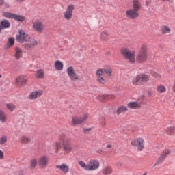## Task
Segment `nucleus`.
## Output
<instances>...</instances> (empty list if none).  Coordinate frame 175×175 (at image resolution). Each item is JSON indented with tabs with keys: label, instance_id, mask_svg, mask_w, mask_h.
<instances>
[{
	"label": "nucleus",
	"instance_id": "f257e3e1",
	"mask_svg": "<svg viewBox=\"0 0 175 175\" xmlns=\"http://www.w3.org/2000/svg\"><path fill=\"white\" fill-rule=\"evenodd\" d=\"M59 142H55L53 145L55 154H59L62 150L64 152V155L69 154L73 151L72 137H70L69 134H62L59 136Z\"/></svg>",
	"mask_w": 175,
	"mask_h": 175
},
{
	"label": "nucleus",
	"instance_id": "f03ea898",
	"mask_svg": "<svg viewBox=\"0 0 175 175\" xmlns=\"http://www.w3.org/2000/svg\"><path fill=\"white\" fill-rule=\"evenodd\" d=\"M148 58V46L146 44H142L136 55V60L139 64H143Z\"/></svg>",
	"mask_w": 175,
	"mask_h": 175
},
{
	"label": "nucleus",
	"instance_id": "7ed1b4c3",
	"mask_svg": "<svg viewBox=\"0 0 175 175\" xmlns=\"http://www.w3.org/2000/svg\"><path fill=\"white\" fill-rule=\"evenodd\" d=\"M120 54H122V57L129 61L130 64H135L136 61V59L135 58L136 53L134 51H131V49L127 47H122L120 49Z\"/></svg>",
	"mask_w": 175,
	"mask_h": 175
},
{
	"label": "nucleus",
	"instance_id": "20e7f679",
	"mask_svg": "<svg viewBox=\"0 0 175 175\" xmlns=\"http://www.w3.org/2000/svg\"><path fill=\"white\" fill-rule=\"evenodd\" d=\"M150 75L146 74L137 75L133 79V85H143V83H147L150 81Z\"/></svg>",
	"mask_w": 175,
	"mask_h": 175
},
{
	"label": "nucleus",
	"instance_id": "39448f33",
	"mask_svg": "<svg viewBox=\"0 0 175 175\" xmlns=\"http://www.w3.org/2000/svg\"><path fill=\"white\" fill-rule=\"evenodd\" d=\"M171 153L172 150L169 148L163 150L157 158L154 166H157V165H160V163L165 162L166 158H167V157H169Z\"/></svg>",
	"mask_w": 175,
	"mask_h": 175
},
{
	"label": "nucleus",
	"instance_id": "423d86ee",
	"mask_svg": "<svg viewBox=\"0 0 175 175\" xmlns=\"http://www.w3.org/2000/svg\"><path fill=\"white\" fill-rule=\"evenodd\" d=\"M28 83V77L25 75H20L16 78L15 85L18 88L25 87Z\"/></svg>",
	"mask_w": 175,
	"mask_h": 175
},
{
	"label": "nucleus",
	"instance_id": "0eeeda50",
	"mask_svg": "<svg viewBox=\"0 0 175 175\" xmlns=\"http://www.w3.org/2000/svg\"><path fill=\"white\" fill-rule=\"evenodd\" d=\"M66 72H67V75H68V77H70V80H71V81H77L80 80V76L79 75H77V73H76L73 66L68 67Z\"/></svg>",
	"mask_w": 175,
	"mask_h": 175
},
{
	"label": "nucleus",
	"instance_id": "6e6552de",
	"mask_svg": "<svg viewBox=\"0 0 175 175\" xmlns=\"http://www.w3.org/2000/svg\"><path fill=\"white\" fill-rule=\"evenodd\" d=\"M16 39L17 42L20 43H24V42H28L31 39V36L28 35L24 30H18V35L16 36Z\"/></svg>",
	"mask_w": 175,
	"mask_h": 175
},
{
	"label": "nucleus",
	"instance_id": "1a4fd4ad",
	"mask_svg": "<svg viewBox=\"0 0 175 175\" xmlns=\"http://www.w3.org/2000/svg\"><path fill=\"white\" fill-rule=\"evenodd\" d=\"M89 115L85 113L82 117L79 116H72V125H81L83 122H85L88 120Z\"/></svg>",
	"mask_w": 175,
	"mask_h": 175
},
{
	"label": "nucleus",
	"instance_id": "9d476101",
	"mask_svg": "<svg viewBox=\"0 0 175 175\" xmlns=\"http://www.w3.org/2000/svg\"><path fill=\"white\" fill-rule=\"evenodd\" d=\"M131 146L133 147H137L138 151H143V148H144V139L143 138H137L135 139H133L131 141Z\"/></svg>",
	"mask_w": 175,
	"mask_h": 175
},
{
	"label": "nucleus",
	"instance_id": "9b49d317",
	"mask_svg": "<svg viewBox=\"0 0 175 175\" xmlns=\"http://www.w3.org/2000/svg\"><path fill=\"white\" fill-rule=\"evenodd\" d=\"M99 166H100V163L98 160L90 159L87 166V170L88 172H92L99 169Z\"/></svg>",
	"mask_w": 175,
	"mask_h": 175
},
{
	"label": "nucleus",
	"instance_id": "f8f14e48",
	"mask_svg": "<svg viewBox=\"0 0 175 175\" xmlns=\"http://www.w3.org/2000/svg\"><path fill=\"white\" fill-rule=\"evenodd\" d=\"M32 28L36 31V32H39L42 33L44 31V25L41 21H36L33 22Z\"/></svg>",
	"mask_w": 175,
	"mask_h": 175
},
{
	"label": "nucleus",
	"instance_id": "ddd939ff",
	"mask_svg": "<svg viewBox=\"0 0 175 175\" xmlns=\"http://www.w3.org/2000/svg\"><path fill=\"white\" fill-rule=\"evenodd\" d=\"M73 10H75L74 5H69L66 12L64 13V17L66 20H71L72 17H73Z\"/></svg>",
	"mask_w": 175,
	"mask_h": 175
},
{
	"label": "nucleus",
	"instance_id": "4468645a",
	"mask_svg": "<svg viewBox=\"0 0 175 175\" xmlns=\"http://www.w3.org/2000/svg\"><path fill=\"white\" fill-rule=\"evenodd\" d=\"M49 165V157L47 156H41L38 159V166L40 169H46Z\"/></svg>",
	"mask_w": 175,
	"mask_h": 175
},
{
	"label": "nucleus",
	"instance_id": "2eb2a0df",
	"mask_svg": "<svg viewBox=\"0 0 175 175\" xmlns=\"http://www.w3.org/2000/svg\"><path fill=\"white\" fill-rule=\"evenodd\" d=\"M126 16L129 18H137L139 17V12L133 9H129L126 11Z\"/></svg>",
	"mask_w": 175,
	"mask_h": 175
},
{
	"label": "nucleus",
	"instance_id": "dca6fc26",
	"mask_svg": "<svg viewBox=\"0 0 175 175\" xmlns=\"http://www.w3.org/2000/svg\"><path fill=\"white\" fill-rule=\"evenodd\" d=\"M42 95H43L42 90L34 91L29 94V99H30L31 100H35V99H38V98H40Z\"/></svg>",
	"mask_w": 175,
	"mask_h": 175
},
{
	"label": "nucleus",
	"instance_id": "f3484780",
	"mask_svg": "<svg viewBox=\"0 0 175 175\" xmlns=\"http://www.w3.org/2000/svg\"><path fill=\"white\" fill-rule=\"evenodd\" d=\"M10 28V22L7 19H3L0 22V33L2 32V29H8Z\"/></svg>",
	"mask_w": 175,
	"mask_h": 175
},
{
	"label": "nucleus",
	"instance_id": "a211bd4d",
	"mask_svg": "<svg viewBox=\"0 0 175 175\" xmlns=\"http://www.w3.org/2000/svg\"><path fill=\"white\" fill-rule=\"evenodd\" d=\"M101 173L103 175L113 174V167L110 165H107L102 169Z\"/></svg>",
	"mask_w": 175,
	"mask_h": 175
},
{
	"label": "nucleus",
	"instance_id": "6ab92c4d",
	"mask_svg": "<svg viewBox=\"0 0 175 175\" xmlns=\"http://www.w3.org/2000/svg\"><path fill=\"white\" fill-rule=\"evenodd\" d=\"M56 169H60L64 174L69 173V165L66 163L56 165Z\"/></svg>",
	"mask_w": 175,
	"mask_h": 175
},
{
	"label": "nucleus",
	"instance_id": "aec40b11",
	"mask_svg": "<svg viewBox=\"0 0 175 175\" xmlns=\"http://www.w3.org/2000/svg\"><path fill=\"white\" fill-rule=\"evenodd\" d=\"M115 95H105V96H99L98 99L100 102H107V100H110V99H115Z\"/></svg>",
	"mask_w": 175,
	"mask_h": 175
},
{
	"label": "nucleus",
	"instance_id": "412c9836",
	"mask_svg": "<svg viewBox=\"0 0 175 175\" xmlns=\"http://www.w3.org/2000/svg\"><path fill=\"white\" fill-rule=\"evenodd\" d=\"M35 46H38V41L33 40L30 44H25L23 47L26 50H33Z\"/></svg>",
	"mask_w": 175,
	"mask_h": 175
},
{
	"label": "nucleus",
	"instance_id": "4be33fe9",
	"mask_svg": "<svg viewBox=\"0 0 175 175\" xmlns=\"http://www.w3.org/2000/svg\"><path fill=\"white\" fill-rule=\"evenodd\" d=\"M32 142V139L29 136L27 135H22L20 138V143L21 144H28L29 143H31Z\"/></svg>",
	"mask_w": 175,
	"mask_h": 175
},
{
	"label": "nucleus",
	"instance_id": "5701e85b",
	"mask_svg": "<svg viewBox=\"0 0 175 175\" xmlns=\"http://www.w3.org/2000/svg\"><path fill=\"white\" fill-rule=\"evenodd\" d=\"M133 9L139 12L142 9V3L139 0L133 1Z\"/></svg>",
	"mask_w": 175,
	"mask_h": 175
},
{
	"label": "nucleus",
	"instance_id": "b1692460",
	"mask_svg": "<svg viewBox=\"0 0 175 175\" xmlns=\"http://www.w3.org/2000/svg\"><path fill=\"white\" fill-rule=\"evenodd\" d=\"M127 106L129 109H140V107H142L140 103L137 102H129Z\"/></svg>",
	"mask_w": 175,
	"mask_h": 175
},
{
	"label": "nucleus",
	"instance_id": "393cba45",
	"mask_svg": "<svg viewBox=\"0 0 175 175\" xmlns=\"http://www.w3.org/2000/svg\"><path fill=\"white\" fill-rule=\"evenodd\" d=\"M161 32L163 35L170 33V32H172V29H170V27L168 25H163L161 28Z\"/></svg>",
	"mask_w": 175,
	"mask_h": 175
},
{
	"label": "nucleus",
	"instance_id": "a878e982",
	"mask_svg": "<svg viewBox=\"0 0 175 175\" xmlns=\"http://www.w3.org/2000/svg\"><path fill=\"white\" fill-rule=\"evenodd\" d=\"M14 57L16 59H18L19 58H21L23 57V50H21L18 47L15 48V55Z\"/></svg>",
	"mask_w": 175,
	"mask_h": 175
},
{
	"label": "nucleus",
	"instance_id": "bb28decb",
	"mask_svg": "<svg viewBox=\"0 0 175 175\" xmlns=\"http://www.w3.org/2000/svg\"><path fill=\"white\" fill-rule=\"evenodd\" d=\"M36 79H44V70L39 69L35 75Z\"/></svg>",
	"mask_w": 175,
	"mask_h": 175
},
{
	"label": "nucleus",
	"instance_id": "cd10ccee",
	"mask_svg": "<svg viewBox=\"0 0 175 175\" xmlns=\"http://www.w3.org/2000/svg\"><path fill=\"white\" fill-rule=\"evenodd\" d=\"M54 66L56 70H62L64 69V64L59 60L56 61Z\"/></svg>",
	"mask_w": 175,
	"mask_h": 175
},
{
	"label": "nucleus",
	"instance_id": "c85d7f7f",
	"mask_svg": "<svg viewBox=\"0 0 175 175\" xmlns=\"http://www.w3.org/2000/svg\"><path fill=\"white\" fill-rule=\"evenodd\" d=\"M8 121V116L3 111L0 109V122L5 123Z\"/></svg>",
	"mask_w": 175,
	"mask_h": 175
},
{
	"label": "nucleus",
	"instance_id": "c756f323",
	"mask_svg": "<svg viewBox=\"0 0 175 175\" xmlns=\"http://www.w3.org/2000/svg\"><path fill=\"white\" fill-rule=\"evenodd\" d=\"M13 18L15 20V21H20L21 23H23L25 20V17L24 16L17 14H14Z\"/></svg>",
	"mask_w": 175,
	"mask_h": 175
},
{
	"label": "nucleus",
	"instance_id": "7c9ffc66",
	"mask_svg": "<svg viewBox=\"0 0 175 175\" xmlns=\"http://www.w3.org/2000/svg\"><path fill=\"white\" fill-rule=\"evenodd\" d=\"M110 36V34H109V32L107 31H103L100 35V39L101 40H104L105 42H107L109 40V37Z\"/></svg>",
	"mask_w": 175,
	"mask_h": 175
},
{
	"label": "nucleus",
	"instance_id": "2f4dec72",
	"mask_svg": "<svg viewBox=\"0 0 175 175\" xmlns=\"http://www.w3.org/2000/svg\"><path fill=\"white\" fill-rule=\"evenodd\" d=\"M157 90L159 94H165L166 92V87L162 84L157 85Z\"/></svg>",
	"mask_w": 175,
	"mask_h": 175
},
{
	"label": "nucleus",
	"instance_id": "473e14b6",
	"mask_svg": "<svg viewBox=\"0 0 175 175\" xmlns=\"http://www.w3.org/2000/svg\"><path fill=\"white\" fill-rule=\"evenodd\" d=\"M38 166V159L36 158L30 160V169H35Z\"/></svg>",
	"mask_w": 175,
	"mask_h": 175
},
{
	"label": "nucleus",
	"instance_id": "72a5a7b5",
	"mask_svg": "<svg viewBox=\"0 0 175 175\" xmlns=\"http://www.w3.org/2000/svg\"><path fill=\"white\" fill-rule=\"evenodd\" d=\"M128 111V108L125 106H120L118 108L117 111H116V113L118 116H120V114H121V113H124V111Z\"/></svg>",
	"mask_w": 175,
	"mask_h": 175
},
{
	"label": "nucleus",
	"instance_id": "f704fd0d",
	"mask_svg": "<svg viewBox=\"0 0 175 175\" xmlns=\"http://www.w3.org/2000/svg\"><path fill=\"white\" fill-rule=\"evenodd\" d=\"M8 143V136L6 135H2L0 137V145L1 146H5Z\"/></svg>",
	"mask_w": 175,
	"mask_h": 175
},
{
	"label": "nucleus",
	"instance_id": "c9c22d12",
	"mask_svg": "<svg viewBox=\"0 0 175 175\" xmlns=\"http://www.w3.org/2000/svg\"><path fill=\"white\" fill-rule=\"evenodd\" d=\"M6 109L7 110H9L10 111H13L16 109V105L10 103L6 104Z\"/></svg>",
	"mask_w": 175,
	"mask_h": 175
},
{
	"label": "nucleus",
	"instance_id": "e433bc0d",
	"mask_svg": "<svg viewBox=\"0 0 175 175\" xmlns=\"http://www.w3.org/2000/svg\"><path fill=\"white\" fill-rule=\"evenodd\" d=\"M97 83L101 84V85H105V84H106V79L103 77L98 76L97 77Z\"/></svg>",
	"mask_w": 175,
	"mask_h": 175
},
{
	"label": "nucleus",
	"instance_id": "4c0bfd02",
	"mask_svg": "<svg viewBox=\"0 0 175 175\" xmlns=\"http://www.w3.org/2000/svg\"><path fill=\"white\" fill-rule=\"evenodd\" d=\"M166 132L167 135H173L175 133V126L173 127H168L166 129Z\"/></svg>",
	"mask_w": 175,
	"mask_h": 175
},
{
	"label": "nucleus",
	"instance_id": "58836bf2",
	"mask_svg": "<svg viewBox=\"0 0 175 175\" xmlns=\"http://www.w3.org/2000/svg\"><path fill=\"white\" fill-rule=\"evenodd\" d=\"M3 17H5L6 18H13L14 14L10 13V12H5L3 13Z\"/></svg>",
	"mask_w": 175,
	"mask_h": 175
},
{
	"label": "nucleus",
	"instance_id": "ea45409f",
	"mask_svg": "<svg viewBox=\"0 0 175 175\" xmlns=\"http://www.w3.org/2000/svg\"><path fill=\"white\" fill-rule=\"evenodd\" d=\"M14 45V38H10L8 39V43L7 44L8 47H12V46Z\"/></svg>",
	"mask_w": 175,
	"mask_h": 175
},
{
	"label": "nucleus",
	"instance_id": "a19ab883",
	"mask_svg": "<svg viewBox=\"0 0 175 175\" xmlns=\"http://www.w3.org/2000/svg\"><path fill=\"white\" fill-rule=\"evenodd\" d=\"M79 166H81V167H82V169H84L85 170H87V167L88 166V164H85L84 163V161H79L78 162Z\"/></svg>",
	"mask_w": 175,
	"mask_h": 175
},
{
	"label": "nucleus",
	"instance_id": "79ce46f5",
	"mask_svg": "<svg viewBox=\"0 0 175 175\" xmlns=\"http://www.w3.org/2000/svg\"><path fill=\"white\" fill-rule=\"evenodd\" d=\"M104 72L105 75H107V76H113L111 68H104Z\"/></svg>",
	"mask_w": 175,
	"mask_h": 175
},
{
	"label": "nucleus",
	"instance_id": "37998d69",
	"mask_svg": "<svg viewBox=\"0 0 175 175\" xmlns=\"http://www.w3.org/2000/svg\"><path fill=\"white\" fill-rule=\"evenodd\" d=\"M103 72H104V70H103V69L97 70V71L96 72V75L97 77H99V76L102 77L103 75Z\"/></svg>",
	"mask_w": 175,
	"mask_h": 175
},
{
	"label": "nucleus",
	"instance_id": "c03bdc74",
	"mask_svg": "<svg viewBox=\"0 0 175 175\" xmlns=\"http://www.w3.org/2000/svg\"><path fill=\"white\" fill-rule=\"evenodd\" d=\"M106 119L105 118H102L100 120V122L102 125V126H106Z\"/></svg>",
	"mask_w": 175,
	"mask_h": 175
},
{
	"label": "nucleus",
	"instance_id": "a18cd8bd",
	"mask_svg": "<svg viewBox=\"0 0 175 175\" xmlns=\"http://www.w3.org/2000/svg\"><path fill=\"white\" fill-rule=\"evenodd\" d=\"M152 76H153V77H155V79H157V80H159V79H161V75L157 72L153 73Z\"/></svg>",
	"mask_w": 175,
	"mask_h": 175
},
{
	"label": "nucleus",
	"instance_id": "49530a36",
	"mask_svg": "<svg viewBox=\"0 0 175 175\" xmlns=\"http://www.w3.org/2000/svg\"><path fill=\"white\" fill-rule=\"evenodd\" d=\"M92 131V128L83 129L84 133H90Z\"/></svg>",
	"mask_w": 175,
	"mask_h": 175
},
{
	"label": "nucleus",
	"instance_id": "de8ad7c7",
	"mask_svg": "<svg viewBox=\"0 0 175 175\" xmlns=\"http://www.w3.org/2000/svg\"><path fill=\"white\" fill-rule=\"evenodd\" d=\"M5 156L3 155V151L0 150V159H4Z\"/></svg>",
	"mask_w": 175,
	"mask_h": 175
},
{
	"label": "nucleus",
	"instance_id": "09e8293b",
	"mask_svg": "<svg viewBox=\"0 0 175 175\" xmlns=\"http://www.w3.org/2000/svg\"><path fill=\"white\" fill-rule=\"evenodd\" d=\"M3 6H4L5 8H10V5H9V3H5V2L3 5Z\"/></svg>",
	"mask_w": 175,
	"mask_h": 175
},
{
	"label": "nucleus",
	"instance_id": "8fccbe9b",
	"mask_svg": "<svg viewBox=\"0 0 175 175\" xmlns=\"http://www.w3.org/2000/svg\"><path fill=\"white\" fill-rule=\"evenodd\" d=\"M147 95H148L149 96H152V93L151 92H150V91H148L147 92Z\"/></svg>",
	"mask_w": 175,
	"mask_h": 175
},
{
	"label": "nucleus",
	"instance_id": "3c124183",
	"mask_svg": "<svg viewBox=\"0 0 175 175\" xmlns=\"http://www.w3.org/2000/svg\"><path fill=\"white\" fill-rule=\"evenodd\" d=\"M3 3H5V1L3 0H0V5L3 6Z\"/></svg>",
	"mask_w": 175,
	"mask_h": 175
},
{
	"label": "nucleus",
	"instance_id": "603ef678",
	"mask_svg": "<svg viewBox=\"0 0 175 175\" xmlns=\"http://www.w3.org/2000/svg\"><path fill=\"white\" fill-rule=\"evenodd\" d=\"M111 147H113L111 144L107 145V148H111Z\"/></svg>",
	"mask_w": 175,
	"mask_h": 175
},
{
	"label": "nucleus",
	"instance_id": "864d4df0",
	"mask_svg": "<svg viewBox=\"0 0 175 175\" xmlns=\"http://www.w3.org/2000/svg\"><path fill=\"white\" fill-rule=\"evenodd\" d=\"M173 91H174V92H175V81H174V85H173Z\"/></svg>",
	"mask_w": 175,
	"mask_h": 175
},
{
	"label": "nucleus",
	"instance_id": "5fc2aeb1",
	"mask_svg": "<svg viewBox=\"0 0 175 175\" xmlns=\"http://www.w3.org/2000/svg\"><path fill=\"white\" fill-rule=\"evenodd\" d=\"M16 2H19V3H21V2H24V1L25 0H16Z\"/></svg>",
	"mask_w": 175,
	"mask_h": 175
},
{
	"label": "nucleus",
	"instance_id": "6e6d98bb",
	"mask_svg": "<svg viewBox=\"0 0 175 175\" xmlns=\"http://www.w3.org/2000/svg\"><path fill=\"white\" fill-rule=\"evenodd\" d=\"M146 5H148V1H146Z\"/></svg>",
	"mask_w": 175,
	"mask_h": 175
},
{
	"label": "nucleus",
	"instance_id": "4d7b16f0",
	"mask_svg": "<svg viewBox=\"0 0 175 175\" xmlns=\"http://www.w3.org/2000/svg\"><path fill=\"white\" fill-rule=\"evenodd\" d=\"M143 175H147V173L146 172V173L143 174Z\"/></svg>",
	"mask_w": 175,
	"mask_h": 175
},
{
	"label": "nucleus",
	"instance_id": "13d9d810",
	"mask_svg": "<svg viewBox=\"0 0 175 175\" xmlns=\"http://www.w3.org/2000/svg\"><path fill=\"white\" fill-rule=\"evenodd\" d=\"M2 77V75H0V79Z\"/></svg>",
	"mask_w": 175,
	"mask_h": 175
},
{
	"label": "nucleus",
	"instance_id": "bf43d9fd",
	"mask_svg": "<svg viewBox=\"0 0 175 175\" xmlns=\"http://www.w3.org/2000/svg\"><path fill=\"white\" fill-rule=\"evenodd\" d=\"M163 1H165V0H163ZM167 1H170V0H167Z\"/></svg>",
	"mask_w": 175,
	"mask_h": 175
}]
</instances>
